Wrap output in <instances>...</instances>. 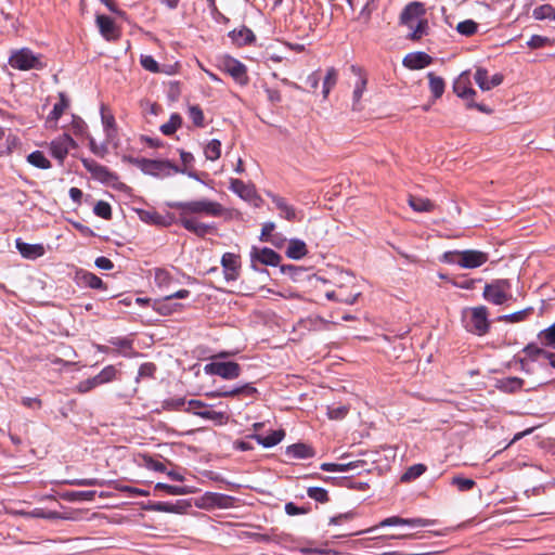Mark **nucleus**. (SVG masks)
I'll list each match as a JSON object with an SVG mask.
<instances>
[{
  "label": "nucleus",
  "mask_w": 555,
  "mask_h": 555,
  "mask_svg": "<svg viewBox=\"0 0 555 555\" xmlns=\"http://www.w3.org/2000/svg\"><path fill=\"white\" fill-rule=\"evenodd\" d=\"M167 206L179 210V222L188 231L199 237H204L208 233L215 232L214 224H206L197 221L189 215L221 217L225 212V208L218 202L208 198H202L189 202H169Z\"/></svg>",
  "instance_id": "1"
},
{
  "label": "nucleus",
  "mask_w": 555,
  "mask_h": 555,
  "mask_svg": "<svg viewBox=\"0 0 555 555\" xmlns=\"http://www.w3.org/2000/svg\"><path fill=\"white\" fill-rule=\"evenodd\" d=\"M9 65L18 70L43 69L47 64L42 62L41 54H35L29 48H22L11 52Z\"/></svg>",
  "instance_id": "2"
},
{
  "label": "nucleus",
  "mask_w": 555,
  "mask_h": 555,
  "mask_svg": "<svg viewBox=\"0 0 555 555\" xmlns=\"http://www.w3.org/2000/svg\"><path fill=\"white\" fill-rule=\"evenodd\" d=\"M131 163L140 168L144 173L151 176H169L171 171L184 173V169H180L169 160H157L149 158H133Z\"/></svg>",
  "instance_id": "3"
},
{
  "label": "nucleus",
  "mask_w": 555,
  "mask_h": 555,
  "mask_svg": "<svg viewBox=\"0 0 555 555\" xmlns=\"http://www.w3.org/2000/svg\"><path fill=\"white\" fill-rule=\"evenodd\" d=\"M468 313L469 315L465 319V328L478 336L487 334L490 328L487 307L478 306L470 308Z\"/></svg>",
  "instance_id": "4"
},
{
  "label": "nucleus",
  "mask_w": 555,
  "mask_h": 555,
  "mask_svg": "<svg viewBox=\"0 0 555 555\" xmlns=\"http://www.w3.org/2000/svg\"><path fill=\"white\" fill-rule=\"evenodd\" d=\"M511 283L506 279H498L487 283L483 288V298L493 305H503L512 296L509 294Z\"/></svg>",
  "instance_id": "5"
},
{
  "label": "nucleus",
  "mask_w": 555,
  "mask_h": 555,
  "mask_svg": "<svg viewBox=\"0 0 555 555\" xmlns=\"http://www.w3.org/2000/svg\"><path fill=\"white\" fill-rule=\"evenodd\" d=\"M207 374L217 375L223 379H235L241 375L242 367L238 363L214 361L205 365Z\"/></svg>",
  "instance_id": "6"
},
{
  "label": "nucleus",
  "mask_w": 555,
  "mask_h": 555,
  "mask_svg": "<svg viewBox=\"0 0 555 555\" xmlns=\"http://www.w3.org/2000/svg\"><path fill=\"white\" fill-rule=\"evenodd\" d=\"M75 147H77V143L74 139L69 134L63 133L51 141L50 153L62 166L68 152Z\"/></svg>",
  "instance_id": "7"
},
{
  "label": "nucleus",
  "mask_w": 555,
  "mask_h": 555,
  "mask_svg": "<svg viewBox=\"0 0 555 555\" xmlns=\"http://www.w3.org/2000/svg\"><path fill=\"white\" fill-rule=\"evenodd\" d=\"M81 163L94 180L108 184L118 179L116 173L112 172L107 167L96 163L94 159L82 158Z\"/></svg>",
  "instance_id": "8"
},
{
  "label": "nucleus",
  "mask_w": 555,
  "mask_h": 555,
  "mask_svg": "<svg viewBox=\"0 0 555 555\" xmlns=\"http://www.w3.org/2000/svg\"><path fill=\"white\" fill-rule=\"evenodd\" d=\"M222 69L241 86H245L248 83L246 66L240 61L232 57H225L222 61Z\"/></svg>",
  "instance_id": "9"
},
{
  "label": "nucleus",
  "mask_w": 555,
  "mask_h": 555,
  "mask_svg": "<svg viewBox=\"0 0 555 555\" xmlns=\"http://www.w3.org/2000/svg\"><path fill=\"white\" fill-rule=\"evenodd\" d=\"M425 12L426 11L422 2H410L400 14V22L409 28H413L414 22L416 20L424 18L423 16L425 15Z\"/></svg>",
  "instance_id": "10"
},
{
  "label": "nucleus",
  "mask_w": 555,
  "mask_h": 555,
  "mask_svg": "<svg viewBox=\"0 0 555 555\" xmlns=\"http://www.w3.org/2000/svg\"><path fill=\"white\" fill-rule=\"evenodd\" d=\"M224 278L227 281H235L240 276L241 259L233 253H225L221 258Z\"/></svg>",
  "instance_id": "11"
},
{
  "label": "nucleus",
  "mask_w": 555,
  "mask_h": 555,
  "mask_svg": "<svg viewBox=\"0 0 555 555\" xmlns=\"http://www.w3.org/2000/svg\"><path fill=\"white\" fill-rule=\"evenodd\" d=\"M489 259V255L481 250L476 249H466L462 250V256L460 258L461 268L464 269H475L485 264Z\"/></svg>",
  "instance_id": "12"
},
{
  "label": "nucleus",
  "mask_w": 555,
  "mask_h": 555,
  "mask_svg": "<svg viewBox=\"0 0 555 555\" xmlns=\"http://www.w3.org/2000/svg\"><path fill=\"white\" fill-rule=\"evenodd\" d=\"M454 93L465 100L472 99L476 91L472 88L470 77L468 72H463L453 82Z\"/></svg>",
  "instance_id": "13"
},
{
  "label": "nucleus",
  "mask_w": 555,
  "mask_h": 555,
  "mask_svg": "<svg viewBox=\"0 0 555 555\" xmlns=\"http://www.w3.org/2000/svg\"><path fill=\"white\" fill-rule=\"evenodd\" d=\"M96 25L100 34L108 41H114L119 37V30L117 29L115 22L107 15H96Z\"/></svg>",
  "instance_id": "14"
},
{
  "label": "nucleus",
  "mask_w": 555,
  "mask_h": 555,
  "mask_svg": "<svg viewBox=\"0 0 555 555\" xmlns=\"http://www.w3.org/2000/svg\"><path fill=\"white\" fill-rule=\"evenodd\" d=\"M69 107V99L64 92L59 93V102L54 104L53 109L47 117L46 124L50 128H56L57 121L64 114L65 109Z\"/></svg>",
  "instance_id": "15"
},
{
  "label": "nucleus",
  "mask_w": 555,
  "mask_h": 555,
  "mask_svg": "<svg viewBox=\"0 0 555 555\" xmlns=\"http://www.w3.org/2000/svg\"><path fill=\"white\" fill-rule=\"evenodd\" d=\"M402 63L409 69H422L433 63V57L422 51L412 52L404 56Z\"/></svg>",
  "instance_id": "16"
},
{
  "label": "nucleus",
  "mask_w": 555,
  "mask_h": 555,
  "mask_svg": "<svg viewBox=\"0 0 555 555\" xmlns=\"http://www.w3.org/2000/svg\"><path fill=\"white\" fill-rule=\"evenodd\" d=\"M268 196L280 211V216L282 218L286 219L287 221L298 220L296 208L289 205L284 197L273 193H268Z\"/></svg>",
  "instance_id": "17"
},
{
  "label": "nucleus",
  "mask_w": 555,
  "mask_h": 555,
  "mask_svg": "<svg viewBox=\"0 0 555 555\" xmlns=\"http://www.w3.org/2000/svg\"><path fill=\"white\" fill-rule=\"evenodd\" d=\"M258 393V390L249 383L244 384L238 387H233L230 389L222 388L217 390L214 396L219 398H230V397H254Z\"/></svg>",
  "instance_id": "18"
},
{
  "label": "nucleus",
  "mask_w": 555,
  "mask_h": 555,
  "mask_svg": "<svg viewBox=\"0 0 555 555\" xmlns=\"http://www.w3.org/2000/svg\"><path fill=\"white\" fill-rule=\"evenodd\" d=\"M15 244L18 253L25 259L35 260L42 257L46 253L42 244H29L23 242L21 238H17Z\"/></svg>",
  "instance_id": "19"
},
{
  "label": "nucleus",
  "mask_w": 555,
  "mask_h": 555,
  "mask_svg": "<svg viewBox=\"0 0 555 555\" xmlns=\"http://www.w3.org/2000/svg\"><path fill=\"white\" fill-rule=\"evenodd\" d=\"M430 524L429 520L424 518H402L399 516H391L382 520L377 527L388 526H411V527H426Z\"/></svg>",
  "instance_id": "20"
},
{
  "label": "nucleus",
  "mask_w": 555,
  "mask_h": 555,
  "mask_svg": "<svg viewBox=\"0 0 555 555\" xmlns=\"http://www.w3.org/2000/svg\"><path fill=\"white\" fill-rule=\"evenodd\" d=\"M251 256L254 259L267 266H278L281 260V256L273 249L263 247L260 249L254 248Z\"/></svg>",
  "instance_id": "21"
},
{
  "label": "nucleus",
  "mask_w": 555,
  "mask_h": 555,
  "mask_svg": "<svg viewBox=\"0 0 555 555\" xmlns=\"http://www.w3.org/2000/svg\"><path fill=\"white\" fill-rule=\"evenodd\" d=\"M285 437L283 429L273 430L270 435L263 437L258 434H251L247 436V439H255L259 444L264 448H272L280 443Z\"/></svg>",
  "instance_id": "22"
},
{
  "label": "nucleus",
  "mask_w": 555,
  "mask_h": 555,
  "mask_svg": "<svg viewBox=\"0 0 555 555\" xmlns=\"http://www.w3.org/2000/svg\"><path fill=\"white\" fill-rule=\"evenodd\" d=\"M525 384V380L519 377H504L496 380V388L506 393H515L519 391Z\"/></svg>",
  "instance_id": "23"
},
{
  "label": "nucleus",
  "mask_w": 555,
  "mask_h": 555,
  "mask_svg": "<svg viewBox=\"0 0 555 555\" xmlns=\"http://www.w3.org/2000/svg\"><path fill=\"white\" fill-rule=\"evenodd\" d=\"M230 190L243 199H251L256 195L255 188L253 185L246 184L240 179L230 180Z\"/></svg>",
  "instance_id": "24"
},
{
  "label": "nucleus",
  "mask_w": 555,
  "mask_h": 555,
  "mask_svg": "<svg viewBox=\"0 0 555 555\" xmlns=\"http://www.w3.org/2000/svg\"><path fill=\"white\" fill-rule=\"evenodd\" d=\"M336 289L348 294L349 292H359L356 286V278L349 272H340L334 282Z\"/></svg>",
  "instance_id": "25"
},
{
  "label": "nucleus",
  "mask_w": 555,
  "mask_h": 555,
  "mask_svg": "<svg viewBox=\"0 0 555 555\" xmlns=\"http://www.w3.org/2000/svg\"><path fill=\"white\" fill-rule=\"evenodd\" d=\"M285 454L291 459H309L314 455L311 447L305 443H295L286 448Z\"/></svg>",
  "instance_id": "26"
},
{
  "label": "nucleus",
  "mask_w": 555,
  "mask_h": 555,
  "mask_svg": "<svg viewBox=\"0 0 555 555\" xmlns=\"http://www.w3.org/2000/svg\"><path fill=\"white\" fill-rule=\"evenodd\" d=\"M308 254L307 245L304 241L293 238L288 242L286 256L291 259L299 260Z\"/></svg>",
  "instance_id": "27"
},
{
  "label": "nucleus",
  "mask_w": 555,
  "mask_h": 555,
  "mask_svg": "<svg viewBox=\"0 0 555 555\" xmlns=\"http://www.w3.org/2000/svg\"><path fill=\"white\" fill-rule=\"evenodd\" d=\"M360 294V292H349L348 294H346L345 292L334 289L326 292L325 297L328 300H335L346 305H353L357 301Z\"/></svg>",
  "instance_id": "28"
},
{
  "label": "nucleus",
  "mask_w": 555,
  "mask_h": 555,
  "mask_svg": "<svg viewBox=\"0 0 555 555\" xmlns=\"http://www.w3.org/2000/svg\"><path fill=\"white\" fill-rule=\"evenodd\" d=\"M408 203L410 207L417 212H429L435 208V204L430 199L424 197L410 195Z\"/></svg>",
  "instance_id": "29"
},
{
  "label": "nucleus",
  "mask_w": 555,
  "mask_h": 555,
  "mask_svg": "<svg viewBox=\"0 0 555 555\" xmlns=\"http://www.w3.org/2000/svg\"><path fill=\"white\" fill-rule=\"evenodd\" d=\"M427 78L429 81V89L434 98H441L444 92V80L433 72L427 74Z\"/></svg>",
  "instance_id": "30"
},
{
  "label": "nucleus",
  "mask_w": 555,
  "mask_h": 555,
  "mask_svg": "<svg viewBox=\"0 0 555 555\" xmlns=\"http://www.w3.org/2000/svg\"><path fill=\"white\" fill-rule=\"evenodd\" d=\"M427 467L424 464H414L410 466L400 477L401 482H411L421 477Z\"/></svg>",
  "instance_id": "31"
},
{
  "label": "nucleus",
  "mask_w": 555,
  "mask_h": 555,
  "mask_svg": "<svg viewBox=\"0 0 555 555\" xmlns=\"http://www.w3.org/2000/svg\"><path fill=\"white\" fill-rule=\"evenodd\" d=\"M230 35L233 41H235L240 46L250 43L255 40L254 33L247 27H242L238 30H233Z\"/></svg>",
  "instance_id": "32"
},
{
  "label": "nucleus",
  "mask_w": 555,
  "mask_h": 555,
  "mask_svg": "<svg viewBox=\"0 0 555 555\" xmlns=\"http://www.w3.org/2000/svg\"><path fill=\"white\" fill-rule=\"evenodd\" d=\"M27 162L39 169L51 168L50 160L44 156L41 151H34L27 156Z\"/></svg>",
  "instance_id": "33"
},
{
  "label": "nucleus",
  "mask_w": 555,
  "mask_h": 555,
  "mask_svg": "<svg viewBox=\"0 0 555 555\" xmlns=\"http://www.w3.org/2000/svg\"><path fill=\"white\" fill-rule=\"evenodd\" d=\"M81 282L93 289H106V285L103 281L92 272H81Z\"/></svg>",
  "instance_id": "34"
},
{
  "label": "nucleus",
  "mask_w": 555,
  "mask_h": 555,
  "mask_svg": "<svg viewBox=\"0 0 555 555\" xmlns=\"http://www.w3.org/2000/svg\"><path fill=\"white\" fill-rule=\"evenodd\" d=\"M204 154L208 160H217L221 155V142L217 139L210 140L204 147Z\"/></svg>",
  "instance_id": "35"
},
{
  "label": "nucleus",
  "mask_w": 555,
  "mask_h": 555,
  "mask_svg": "<svg viewBox=\"0 0 555 555\" xmlns=\"http://www.w3.org/2000/svg\"><path fill=\"white\" fill-rule=\"evenodd\" d=\"M450 485L457 488L461 492H467L470 491L475 486L476 482L472 478H466L461 475L453 476L450 480Z\"/></svg>",
  "instance_id": "36"
},
{
  "label": "nucleus",
  "mask_w": 555,
  "mask_h": 555,
  "mask_svg": "<svg viewBox=\"0 0 555 555\" xmlns=\"http://www.w3.org/2000/svg\"><path fill=\"white\" fill-rule=\"evenodd\" d=\"M182 125V118L179 114H172L169 118V120L162 125L160 127V131L165 134V135H171L173 134L178 128H180Z\"/></svg>",
  "instance_id": "37"
},
{
  "label": "nucleus",
  "mask_w": 555,
  "mask_h": 555,
  "mask_svg": "<svg viewBox=\"0 0 555 555\" xmlns=\"http://www.w3.org/2000/svg\"><path fill=\"white\" fill-rule=\"evenodd\" d=\"M337 77H338V74H337V70L334 67H330L326 70V75H325L324 81H323V90H322V93H323L324 98H327L328 93L331 92V90L336 85Z\"/></svg>",
  "instance_id": "38"
},
{
  "label": "nucleus",
  "mask_w": 555,
  "mask_h": 555,
  "mask_svg": "<svg viewBox=\"0 0 555 555\" xmlns=\"http://www.w3.org/2000/svg\"><path fill=\"white\" fill-rule=\"evenodd\" d=\"M532 16L538 21L554 20V7L552 4L539 5L533 10Z\"/></svg>",
  "instance_id": "39"
},
{
  "label": "nucleus",
  "mask_w": 555,
  "mask_h": 555,
  "mask_svg": "<svg viewBox=\"0 0 555 555\" xmlns=\"http://www.w3.org/2000/svg\"><path fill=\"white\" fill-rule=\"evenodd\" d=\"M154 280L156 285L163 288L168 287L171 284L173 278L166 269H156Z\"/></svg>",
  "instance_id": "40"
},
{
  "label": "nucleus",
  "mask_w": 555,
  "mask_h": 555,
  "mask_svg": "<svg viewBox=\"0 0 555 555\" xmlns=\"http://www.w3.org/2000/svg\"><path fill=\"white\" fill-rule=\"evenodd\" d=\"M456 30L461 35L469 37L477 33L478 24L473 20H466L457 24Z\"/></svg>",
  "instance_id": "41"
},
{
  "label": "nucleus",
  "mask_w": 555,
  "mask_h": 555,
  "mask_svg": "<svg viewBox=\"0 0 555 555\" xmlns=\"http://www.w3.org/2000/svg\"><path fill=\"white\" fill-rule=\"evenodd\" d=\"M307 494L310 499L314 500L319 503L328 502V493L324 488L321 487H310L307 489Z\"/></svg>",
  "instance_id": "42"
},
{
  "label": "nucleus",
  "mask_w": 555,
  "mask_h": 555,
  "mask_svg": "<svg viewBox=\"0 0 555 555\" xmlns=\"http://www.w3.org/2000/svg\"><path fill=\"white\" fill-rule=\"evenodd\" d=\"M349 413V406L345 404L332 405L327 408V415L331 420H343Z\"/></svg>",
  "instance_id": "43"
},
{
  "label": "nucleus",
  "mask_w": 555,
  "mask_h": 555,
  "mask_svg": "<svg viewBox=\"0 0 555 555\" xmlns=\"http://www.w3.org/2000/svg\"><path fill=\"white\" fill-rule=\"evenodd\" d=\"M531 308H527L511 314H505L499 317L500 321L509 322V323H517L526 320V318L530 314Z\"/></svg>",
  "instance_id": "44"
},
{
  "label": "nucleus",
  "mask_w": 555,
  "mask_h": 555,
  "mask_svg": "<svg viewBox=\"0 0 555 555\" xmlns=\"http://www.w3.org/2000/svg\"><path fill=\"white\" fill-rule=\"evenodd\" d=\"M93 212L105 220L112 219V207L107 202L99 201L93 207Z\"/></svg>",
  "instance_id": "45"
},
{
  "label": "nucleus",
  "mask_w": 555,
  "mask_h": 555,
  "mask_svg": "<svg viewBox=\"0 0 555 555\" xmlns=\"http://www.w3.org/2000/svg\"><path fill=\"white\" fill-rule=\"evenodd\" d=\"M96 376L100 383L104 385L116 379L117 370L114 365H107Z\"/></svg>",
  "instance_id": "46"
},
{
  "label": "nucleus",
  "mask_w": 555,
  "mask_h": 555,
  "mask_svg": "<svg viewBox=\"0 0 555 555\" xmlns=\"http://www.w3.org/2000/svg\"><path fill=\"white\" fill-rule=\"evenodd\" d=\"M474 79L482 91H489V77L486 68L478 67L474 75Z\"/></svg>",
  "instance_id": "47"
},
{
  "label": "nucleus",
  "mask_w": 555,
  "mask_h": 555,
  "mask_svg": "<svg viewBox=\"0 0 555 555\" xmlns=\"http://www.w3.org/2000/svg\"><path fill=\"white\" fill-rule=\"evenodd\" d=\"M189 507H191V504L184 500H179L176 503L166 502L164 513L182 514Z\"/></svg>",
  "instance_id": "48"
},
{
  "label": "nucleus",
  "mask_w": 555,
  "mask_h": 555,
  "mask_svg": "<svg viewBox=\"0 0 555 555\" xmlns=\"http://www.w3.org/2000/svg\"><path fill=\"white\" fill-rule=\"evenodd\" d=\"M102 384L100 383V380L98 379V376H93V377H90V378H87L85 380H81L77 386H76V390L80 393H86V392H89L90 390H92L93 388L98 387V386H101Z\"/></svg>",
  "instance_id": "49"
},
{
  "label": "nucleus",
  "mask_w": 555,
  "mask_h": 555,
  "mask_svg": "<svg viewBox=\"0 0 555 555\" xmlns=\"http://www.w3.org/2000/svg\"><path fill=\"white\" fill-rule=\"evenodd\" d=\"M412 29H413V31L409 35V38L411 40L421 39L424 35L427 34L428 21L426 18L418 20L415 28H412Z\"/></svg>",
  "instance_id": "50"
},
{
  "label": "nucleus",
  "mask_w": 555,
  "mask_h": 555,
  "mask_svg": "<svg viewBox=\"0 0 555 555\" xmlns=\"http://www.w3.org/2000/svg\"><path fill=\"white\" fill-rule=\"evenodd\" d=\"M552 44H553L552 39H550L548 37L540 36V35L531 36V38L527 42V46L530 49H540V48H544L546 46H552Z\"/></svg>",
  "instance_id": "51"
},
{
  "label": "nucleus",
  "mask_w": 555,
  "mask_h": 555,
  "mask_svg": "<svg viewBox=\"0 0 555 555\" xmlns=\"http://www.w3.org/2000/svg\"><path fill=\"white\" fill-rule=\"evenodd\" d=\"M155 489L165 491L166 493H168L170 495H182V494L188 493V491L184 487L171 486V485H167V483H163V482L156 483Z\"/></svg>",
  "instance_id": "52"
},
{
  "label": "nucleus",
  "mask_w": 555,
  "mask_h": 555,
  "mask_svg": "<svg viewBox=\"0 0 555 555\" xmlns=\"http://www.w3.org/2000/svg\"><path fill=\"white\" fill-rule=\"evenodd\" d=\"M189 117L196 127L204 126V113L198 105H191L189 107Z\"/></svg>",
  "instance_id": "53"
},
{
  "label": "nucleus",
  "mask_w": 555,
  "mask_h": 555,
  "mask_svg": "<svg viewBox=\"0 0 555 555\" xmlns=\"http://www.w3.org/2000/svg\"><path fill=\"white\" fill-rule=\"evenodd\" d=\"M109 344H112L113 346H116L117 348L122 350V354L125 357L130 356L129 351L132 350V341L131 340H129L127 338L115 337L109 340Z\"/></svg>",
  "instance_id": "54"
},
{
  "label": "nucleus",
  "mask_w": 555,
  "mask_h": 555,
  "mask_svg": "<svg viewBox=\"0 0 555 555\" xmlns=\"http://www.w3.org/2000/svg\"><path fill=\"white\" fill-rule=\"evenodd\" d=\"M524 352L531 358L533 361L537 360L540 356L546 358L548 351L538 347L534 344H529L524 348Z\"/></svg>",
  "instance_id": "55"
},
{
  "label": "nucleus",
  "mask_w": 555,
  "mask_h": 555,
  "mask_svg": "<svg viewBox=\"0 0 555 555\" xmlns=\"http://www.w3.org/2000/svg\"><path fill=\"white\" fill-rule=\"evenodd\" d=\"M185 398H170L164 401V409L168 411H179L185 405Z\"/></svg>",
  "instance_id": "56"
},
{
  "label": "nucleus",
  "mask_w": 555,
  "mask_h": 555,
  "mask_svg": "<svg viewBox=\"0 0 555 555\" xmlns=\"http://www.w3.org/2000/svg\"><path fill=\"white\" fill-rule=\"evenodd\" d=\"M101 117L104 129L107 131V137H111L109 130H115L116 121L112 114H105V106L101 107Z\"/></svg>",
  "instance_id": "57"
},
{
  "label": "nucleus",
  "mask_w": 555,
  "mask_h": 555,
  "mask_svg": "<svg viewBox=\"0 0 555 555\" xmlns=\"http://www.w3.org/2000/svg\"><path fill=\"white\" fill-rule=\"evenodd\" d=\"M140 63H141L142 67L145 70H149L151 73H158L159 72L158 63L151 55H143V56H141Z\"/></svg>",
  "instance_id": "58"
},
{
  "label": "nucleus",
  "mask_w": 555,
  "mask_h": 555,
  "mask_svg": "<svg viewBox=\"0 0 555 555\" xmlns=\"http://www.w3.org/2000/svg\"><path fill=\"white\" fill-rule=\"evenodd\" d=\"M366 78L361 76L353 90V106H356L360 102L362 94L366 88Z\"/></svg>",
  "instance_id": "59"
},
{
  "label": "nucleus",
  "mask_w": 555,
  "mask_h": 555,
  "mask_svg": "<svg viewBox=\"0 0 555 555\" xmlns=\"http://www.w3.org/2000/svg\"><path fill=\"white\" fill-rule=\"evenodd\" d=\"M195 415H198L206 420L219 421L221 422L224 418V414L222 412H217L215 410L204 409L203 411H195Z\"/></svg>",
  "instance_id": "60"
},
{
  "label": "nucleus",
  "mask_w": 555,
  "mask_h": 555,
  "mask_svg": "<svg viewBox=\"0 0 555 555\" xmlns=\"http://www.w3.org/2000/svg\"><path fill=\"white\" fill-rule=\"evenodd\" d=\"M540 338L547 346L555 347V323L540 333Z\"/></svg>",
  "instance_id": "61"
},
{
  "label": "nucleus",
  "mask_w": 555,
  "mask_h": 555,
  "mask_svg": "<svg viewBox=\"0 0 555 555\" xmlns=\"http://www.w3.org/2000/svg\"><path fill=\"white\" fill-rule=\"evenodd\" d=\"M461 256H462V250L446 251L442 255L441 260L446 263L457 264L461 267V261H460Z\"/></svg>",
  "instance_id": "62"
},
{
  "label": "nucleus",
  "mask_w": 555,
  "mask_h": 555,
  "mask_svg": "<svg viewBox=\"0 0 555 555\" xmlns=\"http://www.w3.org/2000/svg\"><path fill=\"white\" fill-rule=\"evenodd\" d=\"M156 372V365L152 362H146L140 365L138 378L153 377Z\"/></svg>",
  "instance_id": "63"
},
{
  "label": "nucleus",
  "mask_w": 555,
  "mask_h": 555,
  "mask_svg": "<svg viewBox=\"0 0 555 555\" xmlns=\"http://www.w3.org/2000/svg\"><path fill=\"white\" fill-rule=\"evenodd\" d=\"M285 512L289 516L307 514L309 512L308 507H298L293 502H288L285 504Z\"/></svg>",
  "instance_id": "64"
}]
</instances>
